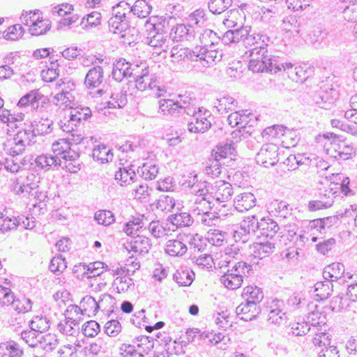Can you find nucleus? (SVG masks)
<instances>
[{"mask_svg":"<svg viewBox=\"0 0 357 357\" xmlns=\"http://www.w3.org/2000/svg\"><path fill=\"white\" fill-rule=\"evenodd\" d=\"M250 58L249 70L253 73L273 72L276 73L281 71L282 61L278 57L272 56L268 51L261 52H251Z\"/></svg>","mask_w":357,"mask_h":357,"instance_id":"1","label":"nucleus"},{"mask_svg":"<svg viewBox=\"0 0 357 357\" xmlns=\"http://www.w3.org/2000/svg\"><path fill=\"white\" fill-rule=\"evenodd\" d=\"M134 79L136 88L139 91H153V93L158 98L165 92L164 86L161 84L160 77L155 73H151L148 66L141 68L140 70H137Z\"/></svg>","mask_w":357,"mask_h":357,"instance_id":"2","label":"nucleus"},{"mask_svg":"<svg viewBox=\"0 0 357 357\" xmlns=\"http://www.w3.org/2000/svg\"><path fill=\"white\" fill-rule=\"evenodd\" d=\"M247 272L251 271V266L245 262H238L231 270H229L220 278V282L229 289L234 290L239 288L243 282V276L241 273H245V269Z\"/></svg>","mask_w":357,"mask_h":357,"instance_id":"3","label":"nucleus"},{"mask_svg":"<svg viewBox=\"0 0 357 357\" xmlns=\"http://www.w3.org/2000/svg\"><path fill=\"white\" fill-rule=\"evenodd\" d=\"M259 229V221L255 215L245 217L241 223V227L233 233V238L237 243H245L250 238V233Z\"/></svg>","mask_w":357,"mask_h":357,"instance_id":"4","label":"nucleus"},{"mask_svg":"<svg viewBox=\"0 0 357 357\" xmlns=\"http://www.w3.org/2000/svg\"><path fill=\"white\" fill-rule=\"evenodd\" d=\"M114 298L107 294H104L100 296L98 301H96L91 296H84L80 301L81 310L84 314L88 316L96 315L101 307L106 308V303H113Z\"/></svg>","mask_w":357,"mask_h":357,"instance_id":"5","label":"nucleus"},{"mask_svg":"<svg viewBox=\"0 0 357 357\" xmlns=\"http://www.w3.org/2000/svg\"><path fill=\"white\" fill-rule=\"evenodd\" d=\"M324 137L328 139L333 138L331 144H333L335 151L337 153L334 156L335 158L346 160L355 155L353 146L346 142L343 136L337 135L333 133H326L324 135Z\"/></svg>","mask_w":357,"mask_h":357,"instance_id":"6","label":"nucleus"},{"mask_svg":"<svg viewBox=\"0 0 357 357\" xmlns=\"http://www.w3.org/2000/svg\"><path fill=\"white\" fill-rule=\"evenodd\" d=\"M209 196L211 199L218 203L229 201L233 195L232 185L225 181L220 180L214 182L209 186Z\"/></svg>","mask_w":357,"mask_h":357,"instance_id":"7","label":"nucleus"},{"mask_svg":"<svg viewBox=\"0 0 357 357\" xmlns=\"http://www.w3.org/2000/svg\"><path fill=\"white\" fill-rule=\"evenodd\" d=\"M105 76L102 67L95 66L87 72L85 76L84 85L89 89H98L96 94L102 96L106 93L105 90L100 88L103 84Z\"/></svg>","mask_w":357,"mask_h":357,"instance_id":"8","label":"nucleus"},{"mask_svg":"<svg viewBox=\"0 0 357 357\" xmlns=\"http://www.w3.org/2000/svg\"><path fill=\"white\" fill-rule=\"evenodd\" d=\"M269 42L270 38L266 34L250 33L245 40V47L247 49L245 54L251 55V52L264 53V52L268 51L267 47Z\"/></svg>","mask_w":357,"mask_h":357,"instance_id":"9","label":"nucleus"},{"mask_svg":"<svg viewBox=\"0 0 357 357\" xmlns=\"http://www.w3.org/2000/svg\"><path fill=\"white\" fill-rule=\"evenodd\" d=\"M278 149L273 144L264 145L256 155V162L266 168L274 166L278 162Z\"/></svg>","mask_w":357,"mask_h":357,"instance_id":"10","label":"nucleus"},{"mask_svg":"<svg viewBox=\"0 0 357 357\" xmlns=\"http://www.w3.org/2000/svg\"><path fill=\"white\" fill-rule=\"evenodd\" d=\"M139 70L137 65H132L125 59H119L114 63L112 72V77L117 82H121L123 78L132 77L134 78L136 71Z\"/></svg>","mask_w":357,"mask_h":357,"instance_id":"11","label":"nucleus"},{"mask_svg":"<svg viewBox=\"0 0 357 357\" xmlns=\"http://www.w3.org/2000/svg\"><path fill=\"white\" fill-rule=\"evenodd\" d=\"M281 70L287 71L288 77L296 82H303L312 75L313 69L307 65L294 67L290 62H282Z\"/></svg>","mask_w":357,"mask_h":357,"instance_id":"12","label":"nucleus"},{"mask_svg":"<svg viewBox=\"0 0 357 357\" xmlns=\"http://www.w3.org/2000/svg\"><path fill=\"white\" fill-rule=\"evenodd\" d=\"M37 178L33 174H29L26 176H20L13 181V190L17 195H23L26 196L38 188L37 182L34 180Z\"/></svg>","mask_w":357,"mask_h":357,"instance_id":"13","label":"nucleus"},{"mask_svg":"<svg viewBox=\"0 0 357 357\" xmlns=\"http://www.w3.org/2000/svg\"><path fill=\"white\" fill-rule=\"evenodd\" d=\"M197 31L188 24H177L173 26L169 38L176 42H192L195 40Z\"/></svg>","mask_w":357,"mask_h":357,"instance_id":"14","label":"nucleus"},{"mask_svg":"<svg viewBox=\"0 0 357 357\" xmlns=\"http://www.w3.org/2000/svg\"><path fill=\"white\" fill-rule=\"evenodd\" d=\"M47 99L40 93L39 90H31L23 96L18 101L20 107L31 106L33 109L39 110L47 103Z\"/></svg>","mask_w":357,"mask_h":357,"instance_id":"15","label":"nucleus"},{"mask_svg":"<svg viewBox=\"0 0 357 357\" xmlns=\"http://www.w3.org/2000/svg\"><path fill=\"white\" fill-rule=\"evenodd\" d=\"M195 53H197L195 55L197 61H204L208 66L220 61L223 56L222 51L219 49L218 46L208 49L199 48L195 50Z\"/></svg>","mask_w":357,"mask_h":357,"instance_id":"16","label":"nucleus"},{"mask_svg":"<svg viewBox=\"0 0 357 357\" xmlns=\"http://www.w3.org/2000/svg\"><path fill=\"white\" fill-rule=\"evenodd\" d=\"M241 130H235L231 133V138L233 140H230L229 142H227L225 144H219L217 146L216 149H213L212 156L218 157L220 159L226 158L228 156L234 155L236 149L234 147V140L237 137H241L240 134Z\"/></svg>","mask_w":357,"mask_h":357,"instance_id":"17","label":"nucleus"},{"mask_svg":"<svg viewBox=\"0 0 357 357\" xmlns=\"http://www.w3.org/2000/svg\"><path fill=\"white\" fill-rule=\"evenodd\" d=\"M220 36L214 31L210 29H204L200 32L199 36V44L195 50L205 47L206 49L213 48L219 45Z\"/></svg>","mask_w":357,"mask_h":357,"instance_id":"18","label":"nucleus"},{"mask_svg":"<svg viewBox=\"0 0 357 357\" xmlns=\"http://www.w3.org/2000/svg\"><path fill=\"white\" fill-rule=\"evenodd\" d=\"M261 308L259 305L252 302L247 301L245 303H242L236 308L237 316L243 321H251L260 313Z\"/></svg>","mask_w":357,"mask_h":357,"instance_id":"19","label":"nucleus"},{"mask_svg":"<svg viewBox=\"0 0 357 357\" xmlns=\"http://www.w3.org/2000/svg\"><path fill=\"white\" fill-rule=\"evenodd\" d=\"M211 126V121L206 117L205 109L204 112L198 114L194 119H190L188 123V130L194 133H204L207 131Z\"/></svg>","mask_w":357,"mask_h":357,"instance_id":"20","label":"nucleus"},{"mask_svg":"<svg viewBox=\"0 0 357 357\" xmlns=\"http://www.w3.org/2000/svg\"><path fill=\"white\" fill-rule=\"evenodd\" d=\"M283 302L282 301L275 299L272 302L270 310L268 315V321L270 324L275 325H282L286 323L287 316L285 312H282V307Z\"/></svg>","mask_w":357,"mask_h":357,"instance_id":"21","label":"nucleus"},{"mask_svg":"<svg viewBox=\"0 0 357 357\" xmlns=\"http://www.w3.org/2000/svg\"><path fill=\"white\" fill-rule=\"evenodd\" d=\"M195 48L193 50H190L188 48L181 47L178 45L174 46L172 48L170 52V56L172 57V61L174 63H179L182 61H185V59L190 61H197V56L195 55Z\"/></svg>","mask_w":357,"mask_h":357,"instance_id":"22","label":"nucleus"},{"mask_svg":"<svg viewBox=\"0 0 357 357\" xmlns=\"http://www.w3.org/2000/svg\"><path fill=\"white\" fill-rule=\"evenodd\" d=\"M256 204V198L251 192H243L234 199V207L240 212L248 211L254 207Z\"/></svg>","mask_w":357,"mask_h":357,"instance_id":"23","label":"nucleus"},{"mask_svg":"<svg viewBox=\"0 0 357 357\" xmlns=\"http://www.w3.org/2000/svg\"><path fill=\"white\" fill-rule=\"evenodd\" d=\"M279 230L276 222L269 218H263L259 221V232L262 236L273 239Z\"/></svg>","mask_w":357,"mask_h":357,"instance_id":"24","label":"nucleus"},{"mask_svg":"<svg viewBox=\"0 0 357 357\" xmlns=\"http://www.w3.org/2000/svg\"><path fill=\"white\" fill-rule=\"evenodd\" d=\"M243 20L244 16L241 12L237 8H233L227 11L222 23L228 29H234L243 25Z\"/></svg>","mask_w":357,"mask_h":357,"instance_id":"25","label":"nucleus"},{"mask_svg":"<svg viewBox=\"0 0 357 357\" xmlns=\"http://www.w3.org/2000/svg\"><path fill=\"white\" fill-rule=\"evenodd\" d=\"M188 24L195 29L202 28L208 22L206 11L203 8H197L191 13L187 17Z\"/></svg>","mask_w":357,"mask_h":357,"instance_id":"26","label":"nucleus"},{"mask_svg":"<svg viewBox=\"0 0 357 357\" xmlns=\"http://www.w3.org/2000/svg\"><path fill=\"white\" fill-rule=\"evenodd\" d=\"M37 167L44 170L58 168L61 165V160L50 154L38 155L35 160Z\"/></svg>","mask_w":357,"mask_h":357,"instance_id":"27","label":"nucleus"},{"mask_svg":"<svg viewBox=\"0 0 357 357\" xmlns=\"http://www.w3.org/2000/svg\"><path fill=\"white\" fill-rule=\"evenodd\" d=\"M344 273V266L341 263H332L326 266L323 271V277L324 280H328L331 282L336 281L341 278Z\"/></svg>","mask_w":357,"mask_h":357,"instance_id":"28","label":"nucleus"},{"mask_svg":"<svg viewBox=\"0 0 357 357\" xmlns=\"http://www.w3.org/2000/svg\"><path fill=\"white\" fill-rule=\"evenodd\" d=\"M115 180L121 185H127L135 181L136 173L130 167L119 168L115 173Z\"/></svg>","mask_w":357,"mask_h":357,"instance_id":"29","label":"nucleus"},{"mask_svg":"<svg viewBox=\"0 0 357 357\" xmlns=\"http://www.w3.org/2000/svg\"><path fill=\"white\" fill-rule=\"evenodd\" d=\"M168 220L177 227H190L193 223V218L188 212L177 211L168 218Z\"/></svg>","mask_w":357,"mask_h":357,"instance_id":"30","label":"nucleus"},{"mask_svg":"<svg viewBox=\"0 0 357 357\" xmlns=\"http://www.w3.org/2000/svg\"><path fill=\"white\" fill-rule=\"evenodd\" d=\"M167 24L165 19L153 17L146 22L145 26L146 31H149V35L164 33L166 31Z\"/></svg>","mask_w":357,"mask_h":357,"instance_id":"31","label":"nucleus"},{"mask_svg":"<svg viewBox=\"0 0 357 357\" xmlns=\"http://www.w3.org/2000/svg\"><path fill=\"white\" fill-rule=\"evenodd\" d=\"M215 204L209 197H203L202 198H196L193 206H192V212L197 217L208 210H211Z\"/></svg>","mask_w":357,"mask_h":357,"instance_id":"32","label":"nucleus"},{"mask_svg":"<svg viewBox=\"0 0 357 357\" xmlns=\"http://www.w3.org/2000/svg\"><path fill=\"white\" fill-rule=\"evenodd\" d=\"M31 125L17 131L13 137L14 142H20L25 146L34 143V138L36 137Z\"/></svg>","mask_w":357,"mask_h":357,"instance_id":"33","label":"nucleus"},{"mask_svg":"<svg viewBox=\"0 0 357 357\" xmlns=\"http://www.w3.org/2000/svg\"><path fill=\"white\" fill-rule=\"evenodd\" d=\"M247 111H239L235 112L230 114L227 117V121L231 127L240 126V128H245V125H247L250 121V113L246 114Z\"/></svg>","mask_w":357,"mask_h":357,"instance_id":"34","label":"nucleus"},{"mask_svg":"<svg viewBox=\"0 0 357 357\" xmlns=\"http://www.w3.org/2000/svg\"><path fill=\"white\" fill-rule=\"evenodd\" d=\"M242 297L247 301L252 302L259 305L264 298V293L261 289L257 286H248L243 289Z\"/></svg>","mask_w":357,"mask_h":357,"instance_id":"35","label":"nucleus"},{"mask_svg":"<svg viewBox=\"0 0 357 357\" xmlns=\"http://www.w3.org/2000/svg\"><path fill=\"white\" fill-rule=\"evenodd\" d=\"M232 3L233 0H208L207 6L210 13L218 15L227 10Z\"/></svg>","mask_w":357,"mask_h":357,"instance_id":"36","label":"nucleus"},{"mask_svg":"<svg viewBox=\"0 0 357 357\" xmlns=\"http://www.w3.org/2000/svg\"><path fill=\"white\" fill-rule=\"evenodd\" d=\"M92 157L94 160L98 161L100 163H105L112 161L113 153L112 150L106 146L98 145L93 149Z\"/></svg>","mask_w":357,"mask_h":357,"instance_id":"37","label":"nucleus"},{"mask_svg":"<svg viewBox=\"0 0 357 357\" xmlns=\"http://www.w3.org/2000/svg\"><path fill=\"white\" fill-rule=\"evenodd\" d=\"M31 126H33L36 136L46 135L53 130V121L49 119H41L38 121L31 123Z\"/></svg>","mask_w":357,"mask_h":357,"instance_id":"38","label":"nucleus"},{"mask_svg":"<svg viewBox=\"0 0 357 357\" xmlns=\"http://www.w3.org/2000/svg\"><path fill=\"white\" fill-rule=\"evenodd\" d=\"M282 29L287 33H291L293 36L300 33V22L298 18L295 15L285 17L282 23Z\"/></svg>","mask_w":357,"mask_h":357,"instance_id":"39","label":"nucleus"},{"mask_svg":"<svg viewBox=\"0 0 357 357\" xmlns=\"http://www.w3.org/2000/svg\"><path fill=\"white\" fill-rule=\"evenodd\" d=\"M158 113L163 115L174 116L178 113V108L176 101L172 99H162L158 101Z\"/></svg>","mask_w":357,"mask_h":357,"instance_id":"40","label":"nucleus"},{"mask_svg":"<svg viewBox=\"0 0 357 357\" xmlns=\"http://www.w3.org/2000/svg\"><path fill=\"white\" fill-rule=\"evenodd\" d=\"M69 116L79 125L82 121H87L91 116V110L88 107H77L71 108Z\"/></svg>","mask_w":357,"mask_h":357,"instance_id":"41","label":"nucleus"},{"mask_svg":"<svg viewBox=\"0 0 357 357\" xmlns=\"http://www.w3.org/2000/svg\"><path fill=\"white\" fill-rule=\"evenodd\" d=\"M30 328L35 330L38 333L43 334L50 327V321L45 316H35L29 322Z\"/></svg>","mask_w":357,"mask_h":357,"instance_id":"42","label":"nucleus"},{"mask_svg":"<svg viewBox=\"0 0 357 357\" xmlns=\"http://www.w3.org/2000/svg\"><path fill=\"white\" fill-rule=\"evenodd\" d=\"M158 173V167L151 162H144L142 166L137 169V174L145 180H153L155 178Z\"/></svg>","mask_w":357,"mask_h":357,"instance_id":"43","label":"nucleus"},{"mask_svg":"<svg viewBox=\"0 0 357 357\" xmlns=\"http://www.w3.org/2000/svg\"><path fill=\"white\" fill-rule=\"evenodd\" d=\"M195 273L188 269L177 270L174 274V280L180 286H189L194 280Z\"/></svg>","mask_w":357,"mask_h":357,"instance_id":"44","label":"nucleus"},{"mask_svg":"<svg viewBox=\"0 0 357 357\" xmlns=\"http://www.w3.org/2000/svg\"><path fill=\"white\" fill-rule=\"evenodd\" d=\"M152 7L145 0H137L130 10L139 18L146 17L151 12Z\"/></svg>","mask_w":357,"mask_h":357,"instance_id":"45","label":"nucleus"},{"mask_svg":"<svg viewBox=\"0 0 357 357\" xmlns=\"http://www.w3.org/2000/svg\"><path fill=\"white\" fill-rule=\"evenodd\" d=\"M237 101L231 96H225L216 100L215 102V107L220 112H227L229 110H232L237 105Z\"/></svg>","mask_w":357,"mask_h":357,"instance_id":"46","label":"nucleus"},{"mask_svg":"<svg viewBox=\"0 0 357 357\" xmlns=\"http://www.w3.org/2000/svg\"><path fill=\"white\" fill-rule=\"evenodd\" d=\"M128 26L126 19L120 20L116 17H111L108 21L109 31L114 34L120 35L122 32H125Z\"/></svg>","mask_w":357,"mask_h":357,"instance_id":"47","label":"nucleus"},{"mask_svg":"<svg viewBox=\"0 0 357 357\" xmlns=\"http://www.w3.org/2000/svg\"><path fill=\"white\" fill-rule=\"evenodd\" d=\"M220 160L221 159L218 157L212 156L211 153L205 167L206 174L210 175L211 177H218L222 170V165L220 162Z\"/></svg>","mask_w":357,"mask_h":357,"instance_id":"48","label":"nucleus"},{"mask_svg":"<svg viewBox=\"0 0 357 357\" xmlns=\"http://www.w3.org/2000/svg\"><path fill=\"white\" fill-rule=\"evenodd\" d=\"M197 218L198 222L208 227L216 226L220 222V217L218 213L211 211V210L206 211Z\"/></svg>","mask_w":357,"mask_h":357,"instance_id":"49","label":"nucleus"},{"mask_svg":"<svg viewBox=\"0 0 357 357\" xmlns=\"http://www.w3.org/2000/svg\"><path fill=\"white\" fill-rule=\"evenodd\" d=\"M40 336V333H38L31 328L30 330L23 331L21 333L22 339L31 347L39 346L40 340H41Z\"/></svg>","mask_w":357,"mask_h":357,"instance_id":"50","label":"nucleus"},{"mask_svg":"<svg viewBox=\"0 0 357 357\" xmlns=\"http://www.w3.org/2000/svg\"><path fill=\"white\" fill-rule=\"evenodd\" d=\"M114 284L119 293L133 290L135 287L133 280L124 275L118 276L114 280Z\"/></svg>","mask_w":357,"mask_h":357,"instance_id":"51","label":"nucleus"},{"mask_svg":"<svg viewBox=\"0 0 357 357\" xmlns=\"http://www.w3.org/2000/svg\"><path fill=\"white\" fill-rule=\"evenodd\" d=\"M51 28V23L47 20H36L33 24L30 25L29 32L33 36L45 34Z\"/></svg>","mask_w":357,"mask_h":357,"instance_id":"52","label":"nucleus"},{"mask_svg":"<svg viewBox=\"0 0 357 357\" xmlns=\"http://www.w3.org/2000/svg\"><path fill=\"white\" fill-rule=\"evenodd\" d=\"M69 140L70 139H60L52 144V150L54 156H56V158L61 160H63V156H64L66 150L69 149V145L70 144Z\"/></svg>","mask_w":357,"mask_h":357,"instance_id":"53","label":"nucleus"},{"mask_svg":"<svg viewBox=\"0 0 357 357\" xmlns=\"http://www.w3.org/2000/svg\"><path fill=\"white\" fill-rule=\"evenodd\" d=\"M314 291L320 299L327 298L332 292V282L325 280L324 282H317L314 285Z\"/></svg>","mask_w":357,"mask_h":357,"instance_id":"54","label":"nucleus"},{"mask_svg":"<svg viewBox=\"0 0 357 357\" xmlns=\"http://www.w3.org/2000/svg\"><path fill=\"white\" fill-rule=\"evenodd\" d=\"M337 190H335L333 188L320 189L318 194H316L314 197L321 200V202H326L329 204V208H331L335 202L336 197Z\"/></svg>","mask_w":357,"mask_h":357,"instance_id":"55","label":"nucleus"},{"mask_svg":"<svg viewBox=\"0 0 357 357\" xmlns=\"http://www.w3.org/2000/svg\"><path fill=\"white\" fill-rule=\"evenodd\" d=\"M41 340L39 346L45 351H51L54 350L58 345V340L55 335L48 333L46 335L41 334Z\"/></svg>","mask_w":357,"mask_h":357,"instance_id":"56","label":"nucleus"},{"mask_svg":"<svg viewBox=\"0 0 357 357\" xmlns=\"http://www.w3.org/2000/svg\"><path fill=\"white\" fill-rule=\"evenodd\" d=\"M15 299V296L10 288L0 285V305L1 307L13 306Z\"/></svg>","mask_w":357,"mask_h":357,"instance_id":"57","label":"nucleus"},{"mask_svg":"<svg viewBox=\"0 0 357 357\" xmlns=\"http://www.w3.org/2000/svg\"><path fill=\"white\" fill-rule=\"evenodd\" d=\"M94 219L99 225L104 226L110 225L115 220L113 213L107 210H101L97 211L94 215Z\"/></svg>","mask_w":357,"mask_h":357,"instance_id":"58","label":"nucleus"},{"mask_svg":"<svg viewBox=\"0 0 357 357\" xmlns=\"http://www.w3.org/2000/svg\"><path fill=\"white\" fill-rule=\"evenodd\" d=\"M278 10L275 8H267L262 6L259 11V15L260 16V20L262 22L270 24L273 22L278 15Z\"/></svg>","mask_w":357,"mask_h":357,"instance_id":"59","label":"nucleus"},{"mask_svg":"<svg viewBox=\"0 0 357 357\" xmlns=\"http://www.w3.org/2000/svg\"><path fill=\"white\" fill-rule=\"evenodd\" d=\"M84 315L81 307L77 305H70L64 312L65 318L75 323H79L82 320V316Z\"/></svg>","mask_w":357,"mask_h":357,"instance_id":"60","label":"nucleus"},{"mask_svg":"<svg viewBox=\"0 0 357 357\" xmlns=\"http://www.w3.org/2000/svg\"><path fill=\"white\" fill-rule=\"evenodd\" d=\"M111 100L107 102L109 108H122L127 104L126 94L123 92L112 93L110 94Z\"/></svg>","mask_w":357,"mask_h":357,"instance_id":"61","label":"nucleus"},{"mask_svg":"<svg viewBox=\"0 0 357 357\" xmlns=\"http://www.w3.org/2000/svg\"><path fill=\"white\" fill-rule=\"evenodd\" d=\"M176 206L174 197L162 195H160L156 204V208L161 211H171Z\"/></svg>","mask_w":357,"mask_h":357,"instance_id":"62","label":"nucleus"},{"mask_svg":"<svg viewBox=\"0 0 357 357\" xmlns=\"http://www.w3.org/2000/svg\"><path fill=\"white\" fill-rule=\"evenodd\" d=\"M33 303L31 299L22 296L20 298H16L13 305V309L18 313H26L32 310Z\"/></svg>","mask_w":357,"mask_h":357,"instance_id":"63","label":"nucleus"},{"mask_svg":"<svg viewBox=\"0 0 357 357\" xmlns=\"http://www.w3.org/2000/svg\"><path fill=\"white\" fill-rule=\"evenodd\" d=\"M0 348L8 352L9 357H22L23 356V349L19 344L15 341H10L2 343Z\"/></svg>","mask_w":357,"mask_h":357,"instance_id":"64","label":"nucleus"}]
</instances>
